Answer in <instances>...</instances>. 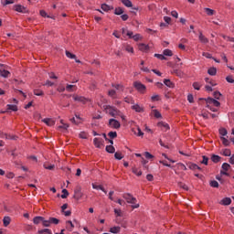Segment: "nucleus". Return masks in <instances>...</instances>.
I'll list each match as a JSON object with an SVG mask.
<instances>
[{"label": "nucleus", "mask_w": 234, "mask_h": 234, "mask_svg": "<svg viewBox=\"0 0 234 234\" xmlns=\"http://www.w3.org/2000/svg\"><path fill=\"white\" fill-rule=\"evenodd\" d=\"M82 197H83V192H81V186H77L74 189L73 198H75V200H80Z\"/></svg>", "instance_id": "4"}, {"label": "nucleus", "mask_w": 234, "mask_h": 234, "mask_svg": "<svg viewBox=\"0 0 234 234\" xmlns=\"http://www.w3.org/2000/svg\"><path fill=\"white\" fill-rule=\"evenodd\" d=\"M125 50H126V52H131L132 54L134 53V48L129 45L126 46Z\"/></svg>", "instance_id": "60"}, {"label": "nucleus", "mask_w": 234, "mask_h": 234, "mask_svg": "<svg viewBox=\"0 0 234 234\" xmlns=\"http://www.w3.org/2000/svg\"><path fill=\"white\" fill-rule=\"evenodd\" d=\"M104 111L110 114V116H112V118H116V116H120V110H117L116 107L111 106V105H104L103 106Z\"/></svg>", "instance_id": "2"}, {"label": "nucleus", "mask_w": 234, "mask_h": 234, "mask_svg": "<svg viewBox=\"0 0 234 234\" xmlns=\"http://www.w3.org/2000/svg\"><path fill=\"white\" fill-rule=\"evenodd\" d=\"M154 56V58H157V59H161V60L167 59V58H165L164 54L162 55V54L155 53Z\"/></svg>", "instance_id": "42"}, {"label": "nucleus", "mask_w": 234, "mask_h": 234, "mask_svg": "<svg viewBox=\"0 0 234 234\" xmlns=\"http://www.w3.org/2000/svg\"><path fill=\"white\" fill-rule=\"evenodd\" d=\"M220 160H222V157H220V155H218V154H212L211 155V161L214 164H218V162H220Z\"/></svg>", "instance_id": "18"}, {"label": "nucleus", "mask_w": 234, "mask_h": 234, "mask_svg": "<svg viewBox=\"0 0 234 234\" xmlns=\"http://www.w3.org/2000/svg\"><path fill=\"white\" fill-rule=\"evenodd\" d=\"M221 142L225 147H228L229 145V140H228L226 137H221Z\"/></svg>", "instance_id": "43"}, {"label": "nucleus", "mask_w": 234, "mask_h": 234, "mask_svg": "<svg viewBox=\"0 0 234 234\" xmlns=\"http://www.w3.org/2000/svg\"><path fill=\"white\" fill-rule=\"evenodd\" d=\"M210 187H218V182L217 180H212L209 182Z\"/></svg>", "instance_id": "46"}, {"label": "nucleus", "mask_w": 234, "mask_h": 234, "mask_svg": "<svg viewBox=\"0 0 234 234\" xmlns=\"http://www.w3.org/2000/svg\"><path fill=\"white\" fill-rule=\"evenodd\" d=\"M219 134L221 136H226L228 134V130H226L225 128H220L219 129Z\"/></svg>", "instance_id": "54"}, {"label": "nucleus", "mask_w": 234, "mask_h": 234, "mask_svg": "<svg viewBox=\"0 0 234 234\" xmlns=\"http://www.w3.org/2000/svg\"><path fill=\"white\" fill-rule=\"evenodd\" d=\"M49 222L50 224H55V226H58V224H59V219L56 218H49Z\"/></svg>", "instance_id": "37"}, {"label": "nucleus", "mask_w": 234, "mask_h": 234, "mask_svg": "<svg viewBox=\"0 0 234 234\" xmlns=\"http://www.w3.org/2000/svg\"><path fill=\"white\" fill-rule=\"evenodd\" d=\"M108 95L111 96V98H116V90H109Z\"/></svg>", "instance_id": "57"}, {"label": "nucleus", "mask_w": 234, "mask_h": 234, "mask_svg": "<svg viewBox=\"0 0 234 234\" xmlns=\"http://www.w3.org/2000/svg\"><path fill=\"white\" fill-rule=\"evenodd\" d=\"M66 90L68 92H74L76 90V85H70V84H68L66 86Z\"/></svg>", "instance_id": "28"}, {"label": "nucleus", "mask_w": 234, "mask_h": 234, "mask_svg": "<svg viewBox=\"0 0 234 234\" xmlns=\"http://www.w3.org/2000/svg\"><path fill=\"white\" fill-rule=\"evenodd\" d=\"M121 19H122L123 21H127V19H129V15L127 14L121 15Z\"/></svg>", "instance_id": "64"}, {"label": "nucleus", "mask_w": 234, "mask_h": 234, "mask_svg": "<svg viewBox=\"0 0 234 234\" xmlns=\"http://www.w3.org/2000/svg\"><path fill=\"white\" fill-rule=\"evenodd\" d=\"M133 111L135 112H144V107L140 106L139 104H135L132 106Z\"/></svg>", "instance_id": "21"}, {"label": "nucleus", "mask_w": 234, "mask_h": 234, "mask_svg": "<svg viewBox=\"0 0 234 234\" xmlns=\"http://www.w3.org/2000/svg\"><path fill=\"white\" fill-rule=\"evenodd\" d=\"M42 122L46 123V125H48V127H52V125L56 124V122L49 118L43 119Z\"/></svg>", "instance_id": "11"}, {"label": "nucleus", "mask_w": 234, "mask_h": 234, "mask_svg": "<svg viewBox=\"0 0 234 234\" xmlns=\"http://www.w3.org/2000/svg\"><path fill=\"white\" fill-rule=\"evenodd\" d=\"M124 12L125 11L122 9V7H116L114 9V15L115 16H122V15H123Z\"/></svg>", "instance_id": "24"}, {"label": "nucleus", "mask_w": 234, "mask_h": 234, "mask_svg": "<svg viewBox=\"0 0 234 234\" xmlns=\"http://www.w3.org/2000/svg\"><path fill=\"white\" fill-rule=\"evenodd\" d=\"M35 96H45V92L41 90H34Z\"/></svg>", "instance_id": "40"}, {"label": "nucleus", "mask_w": 234, "mask_h": 234, "mask_svg": "<svg viewBox=\"0 0 234 234\" xmlns=\"http://www.w3.org/2000/svg\"><path fill=\"white\" fill-rule=\"evenodd\" d=\"M101 10H103V12H109L110 10H113L114 9V7H112V6H111V5H107V4H102L101 5Z\"/></svg>", "instance_id": "19"}, {"label": "nucleus", "mask_w": 234, "mask_h": 234, "mask_svg": "<svg viewBox=\"0 0 234 234\" xmlns=\"http://www.w3.org/2000/svg\"><path fill=\"white\" fill-rule=\"evenodd\" d=\"M173 73L176 74L178 78H182L184 76V72L180 69H174Z\"/></svg>", "instance_id": "41"}, {"label": "nucleus", "mask_w": 234, "mask_h": 234, "mask_svg": "<svg viewBox=\"0 0 234 234\" xmlns=\"http://www.w3.org/2000/svg\"><path fill=\"white\" fill-rule=\"evenodd\" d=\"M205 12L207 16H214L215 15V10L211 9V8H208V7H206L205 8Z\"/></svg>", "instance_id": "33"}, {"label": "nucleus", "mask_w": 234, "mask_h": 234, "mask_svg": "<svg viewBox=\"0 0 234 234\" xmlns=\"http://www.w3.org/2000/svg\"><path fill=\"white\" fill-rule=\"evenodd\" d=\"M228 83H234L233 76L229 75L226 77Z\"/></svg>", "instance_id": "61"}, {"label": "nucleus", "mask_w": 234, "mask_h": 234, "mask_svg": "<svg viewBox=\"0 0 234 234\" xmlns=\"http://www.w3.org/2000/svg\"><path fill=\"white\" fill-rule=\"evenodd\" d=\"M121 229L122 228L120 227H113L110 229V233H113V234L120 233Z\"/></svg>", "instance_id": "31"}, {"label": "nucleus", "mask_w": 234, "mask_h": 234, "mask_svg": "<svg viewBox=\"0 0 234 234\" xmlns=\"http://www.w3.org/2000/svg\"><path fill=\"white\" fill-rule=\"evenodd\" d=\"M199 41L205 44L209 43V39H207V37H206L204 34H202V31H199Z\"/></svg>", "instance_id": "17"}, {"label": "nucleus", "mask_w": 234, "mask_h": 234, "mask_svg": "<svg viewBox=\"0 0 234 234\" xmlns=\"http://www.w3.org/2000/svg\"><path fill=\"white\" fill-rule=\"evenodd\" d=\"M62 195L60 196L61 197V198H67V197H69V190H67V189H62Z\"/></svg>", "instance_id": "53"}, {"label": "nucleus", "mask_w": 234, "mask_h": 234, "mask_svg": "<svg viewBox=\"0 0 234 234\" xmlns=\"http://www.w3.org/2000/svg\"><path fill=\"white\" fill-rule=\"evenodd\" d=\"M5 140H17V136H16V135H10V134H8V133H5Z\"/></svg>", "instance_id": "38"}, {"label": "nucleus", "mask_w": 234, "mask_h": 234, "mask_svg": "<svg viewBox=\"0 0 234 234\" xmlns=\"http://www.w3.org/2000/svg\"><path fill=\"white\" fill-rule=\"evenodd\" d=\"M6 109H7V112L13 111L14 112H17V111H18L17 105H16V104H7Z\"/></svg>", "instance_id": "20"}, {"label": "nucleus", "mask_w": 234, "mask_h": 234, "mask_svg": "<svg viewBox=\"0 0 234 234\" xmlns=\"http://www.w3.org/2000/svg\"><path fill=\"white\" fill-rule=\"evenodd\" d=\"M66 224H69V227L67 226V229H69V231H72V229H74V224L70 220H68Z\"/></svg>", "instance_id": "45"}, {"label": "nucleus", "mask_w": 234, "mask_h": 234, "mask_svg": "<svg viewBox=\"0 0 234 234\" xmlns=\"http://www.w3.org/2000/svg\"><path fill=\"white\" fill-rule=\"evenodd\" d=\"M42 224L44 228H50V224H51L50 219L46 220L45 218H43Z\"/></svg>", "instance_id": "36"}, {"label": "nucleus", "mask_w": 234, "mask_h": 234, "mask_svg": "<svg viewBox=\"0 0 234 234\" xmlns=\"http://www.w3.org/2000/svg\"><path fill=\"white\" fill-rule=\"evenodd\" d=\"M219 204L221 206H229L231 204V198L230 197H225L221 201H219Z\"/></svg>", "instance_id": "14"}, {"label": "nucleus", "mask_w": 234, "mask_h": 234, "mask_svg": "<svg viewBox=\"0 0 234 234\" xmlns=\"http://www.w3.org/2000/svg\"><path fill=\"white\" fill-rule=\"evenodd\" d=\"M108 125L109 127H112V129H120V127H122L120 121L116 119H110Z\"/></svg>", "instance_id": "5"}, {"label": "nucleus", "mask_w": 234, "mask_h": 234, "mask_svg": "<svg viewBox=\"0 0 234 234\" xmlns=\"http://www.w3.org/2000/svg\"><path fill=\"white\" fill-rule=\"evenodd\" d=\"M221 167L223 171H229V169H231V165L228 163H224Z\"/></svg>", "instance_id": "39"}, {"label": "nucleus", "mask_w": 234, "mask_h": 234, "mask_svg": "<svg viewBox=\"0 0 234 234\" xmlns=\"http://www.w3.org/2000/svg\"><path fill=\"white\" fill-rule=\"evenodd\" d=\"M103 144L104 141L101 138L96 137L93 139V144L95 145V147H97V149H101V147H103Z\"/></svg>", "instance_id": "6"}, {"label": "nucleus", "mask_w": 234, "mask_h": 234, "mask_svg": "<svg viewBox=\"0 0 234 234\" xmlns=\"http://www.w3.org/2000/svg\"><path fill=\"white\" fill-rule=\"evenodd\" d=\"M178 186H179V187H182V189H185V191H189V187H187V185H186L182 182H179Z\"/></svg>", "instance_id": "51"}, {"label": "nucleus", "mask_w": 234, "mask_h": 234, "mask_svg": "<svg viewBox=\"0 0 234 234\" xmlns=\"http://www.w3.org/2000/svg\"><path fill=\"white\" fill-rule=\"evenodd\" d=\"M157 127H164L166 131H169V124H167L164 122H159L157 123Z\"/></svg>", "instance_id": "32"}, {"label": "nucleus", "mask_w": 234, "mask_h": 234, "mask_svg": "<svg viewBox=\"0 0 234 234\" xmlns=\"http://www.w3.org/2000/svg\"><path fill=\"white\" fill-rule=\"evenodd\" d=\"M200 87H202V85H200L199 82L193 83V88L195 89V90H200Z\"/></svg>", "instance_id": "55"}, {"label": "nucleus", "mask_w": 234, "mask_h": 234, "mask_svg": "<svg viewBox=\"0 0 234 234\" xmlns=\"http://www.w3.org/2000/svg\"><path fill=\"white\" fill-rule=\"evenodd\" d=\"M0 74H1L2 78H8V76H10V71H8L6 69H0Z\"/></svg>", "instance_id": "23"}, {"label": "nucleus", "mask_w": 234, "mask_h": 234, "mask_svg": "<svg viewBox=\"0 0 234 234\" xmlns=\"http://www.w3.org/2000/svg\"><path fill=\"white\" fill-rule=\"evenodd\" d=\"M223 156H231V150L229 149H225L223 151Z\"/></svg>", "instance_id": "58"}, {"label": "nucleus", "mask_w": 234, "mask_h": 234, "mask_svg": "<svg viewBox=\"0 0 234 234\" xmlns=\"http://www.w3.org/2000/svg\"><path fill=\"white\" fill-rule=\"evenodd\" d=\"M203 160L200 162V164H203L204 165H207V162H209V157L203 155Z\"/></svg>", "instance_id": "44"}, {"label": "nucleus", "mask_w": 234, "mask_h": 234, "mask_svg": "<svg viewBox=\"0 0 234 234\" xmlns=\"http://www.w3.org/2000/svg\"><path fill=\"white\" fill-rule=\"evenodd\" d=\"M132 172L133 173V175H136V176H142V170H139L135 166L132 168Z\"/></svg>", "instance_id": "27"}, {"label": "nucleus", "mask_w": 234, "mask_h": 234, "mask_svg": "<svg viewBox=\"0 0 234 234\" xmlns=\"http://www.w3.org/2000/svg\"><path fill=\"white\" fill-rule=\"evenodd\" d=\"M80 138H81L82 140H87V138H89V133H85V132H80V133L79 134Z\"/></svg>", "instance_id": "35"}, {"label": "nucleus", "mask_w": 234, "mask_h": 234, "mask_svg": "<svg viewBox=\"0 0 234 234\" xmlns=\"http://www.w3.org/2000/svg\"><path fill=\"white\" fill-rule=\"evenodd\" d=\"M207 74H209V76H217V68L212 67V68L208 69Z\"/></svg>", "instance_id": "25"}, {"label": "nucleus", "mask_w": 234, "mask_h": 234, "mask_svg": "<svg viewBox=\"0 0 234 234\" xmlns=\"http://www.w3.org/2000/svg\"><path fill=\"white\" fill-rule=\"evenodd\" d=\"M10 222H12V218L8 216L4 217L3 224L5 228H8L10 226Z\"/></svg>", "instance_id": "12"}, {"label": "nucleus", "mask_w": 234, "mask_h": 234, "mask_svg": "<svg viewBox=\"0 0 234 234\" xmlns=\"http://www.w3.org/2000/svg\"><path fill=\"white\" fill-rule=\"evenodd\" d=\"M114 158H115L116 160H122V159L123 158V155H122V153L116 152V153L114 154Z\"/></svg>", "instance_id": "48"}, {"label": "nucleus", "mask_w": 234, "mask_h": 234, "mask_svg": "<svg viewBox=\"0 0 234 234\" xmlns=\"http://www.w3.org/2000/svg\"><path fill=\"white\" fill-rule=\"evenodd\" d=\"M106 153H109L110 154H114V153H116V148H114L112 144L107 145Z\"/></svg>", "instance_id": "16"}, {"label": "nucleus", "mask_w": 234, "mask_h": 234, "mask_svg": "<svg viewBox=\"0 0 234 234\" xmlns=\"http://www.w3.org/2000/svg\"><path fill=\"white\" fill-rule=\"evenodd\" d=\"M152 101H160V95H154L151 97Z\"/></svg>", "instance_id": "62"}, {"label": "nucleus", "mask_w": 234, "mask_h": 234, "mask_svg": "<svg viewBox=\"0 0 234 234\" xmlns=\"http://www.w3.org/2000/svg\"><path fill=\"white\" fill-rule=\"evenodd\" d=\"M14 10H16V12H20L21 14H28V10L27 9V7L21 5H14Z\"/></svg>", "instance_id": "8"}, {"label": "nucleus", "mask_w": 234, "mask_h": 234, "mask_svg": "<svg viewBox=\"0 0 234 234\" xmlns=\"http://www.w3.org/2000/svg\"><path fill=\"white\" fill-rule=\"evenodd\" d=\"M92 187H93V189H100L101 191H102L103 193H105V195H107V190H105V188L103 187V186L92 184Z\"/></svg>", "instance_id": "22"}, {"label": "nucleus", "mask_w": 234, "mask_h": 234, "mask_svg": "<svg viewBox=\"0 0 234 234\" xmlns=\"http://www.w3.org/2000/svg\"><path fill=\"white\" fill-rule=\"evenodd\" d=\"M37 234H52L50 229H43L37 231Z\"/></svg>", "instance_id": "30"}, {"label": "nucleus", "mask_w": 234, "mask_h": 234, "mask_svg": "<svg viewBox=\"0 0 234 234\" xmlns=\"http://www.w3.org/2000/svg\"><path fill=\"white\" fill-rule=\"evenodd\" d=\"M73 100L74 101H80V103H83L85 105V103H87V101H89V99L83 97V96H78V95H73Z\"/></svg>", "instance_id": "9"}, {"label": "nucleus", "mask_w": 234, "mask_h": 234, "mask_svg": "<svg viewBox=\"0 0 234 234\" xmlns=\"http://www.w3.org/2000/svg\"><path fill=\"white\" fill-rule=\"evenodd\" d=\"M144 156L145 158H147V160H151L152 158H154V155L151 154V153L149 152H145Z\"/></svg>", "instance_id": "59"}, {"label": "nucleus", "mask_w": 234, "mask_h": 234, "mask_svg": "<svg viewBox=\"0 0 234 234\" xmlns=\"http://www.w3.org/2000/svg\"><path fill=\"white\" fill-rule=\"evenodd\" d=\"M67 58H69V59H76V55L70 53L69 51H66Z\"/></svg>", "instance_id": "49"}, {"label": "nucleus", "mask_w": 234, "mask_h": 234, "mask_svg": "<svg viewBox=\"0 0 234 234\" xmlns=\"http://www.w3.org/2000/svg\"><path fill=\"white\" fill-rule=\"evenodd\" d=\"M112 87H114L117 90H123V85L121 84H112Z\"/></svg>", "instance_id": "50"}, {"label": "nucleus", "mask_w": 234, "mask_h": 234, "mask_svg": "<svg viewBox=\"0 0 234 234\" xmlns=\"http://www.w3.org/2000/svg\"><path fill=\"white\" fill-rule=\"evenodd\" d=\"M108 136L112 139V140H114V138H118V133L116 132H110L108 133Z\"/></svg>", "instance_id": "34"}, {"label": "nucleus", "mask_w": 234, "mask_h": 234, "mask_svg": "<svg viewBox=\"0 0 234 234\" xmlns=\"http://www.w3.org/2000/svg\"><path fill=\"white\" fill-rule=\"evenodd\" d=\"M188 168L191 169L192 171H197V169L198 171H202V168L200 166H198L197 164H194V163H189L188 164Z\"/></svg>", "instance_id": "13"}, {"label": "nucleus", "mask_w": 234, "mask_h": 234, "mask_svg": "<svg viewBox=\"0 0 234 234\" xmlns=\"http://www.w3.org/2000/svg\"><path fill=\"white\" fill-rule=\"evenodd\" d=\"M40 16L42 17H48V18H50V16H48L47 15V12L45 10H40Z\"/></svg>", "instance_id": "63"}, {"label": "nucleus", "mask_w": 234, "mask_h": 234, "mask_svg": "<svg viewBox=\"0 0 234 234\" xmlns=\"http://www.w3.org/2000/svg\"><path fill=\"white\" fill-rule=\"evenodd\" d=\"M33 222H34V224H36V225L41 224V222H43V217H41V216L35 217V218H33Z\"/></svg>", "instance_id": "26"}, {"label": "nucleus", "mask_w": 234, "mask_h": 234, "mask_svg": "<svg viewBox=\"0 0 234 234\" xmlns=\"http://www.w3.org/2000/svg\"><path fill=\"white\" fill-rule=\"evenodd\" d=\"M122 198H125L128 204H133V209H138V207H140V204H136V197H133V195L129 193L123 194Z\"/></svg>", "instance_id": "1"}, {"label": "nucleus", "mask_w": 234, "mask_h": 234, "mask_svg": "<svg viewBox=\"0 0 234 234\" xmlns=\"http://www.w3.org/2000/svg\"><path fill=\"white\" fill-rule=\"evenodd\" d=\"M163 54H164V56H169V57H171V56H173V51H172L171 49H165V50L163 51Z\"/></svg>", "instance_id": "47"}, {"label": "nucleus", "mask_w": 234, "mask_h": 234, "mask_svg": "<svg viewBox=\"0 0 234 234\" xmlns=\"http://www.w3.org/2000/svg\"><path fill=\"white\" fill-rule=\"evenodd\" d=\"M206 101H207V105H211V103H212V105H214V107H220V101H218L211 97H208L206 100Z\"/></svg>", "instance_id": "7"}, {"label": "nucleus", "mask_w": 234, "mask_h": 234, "mask_svg": "<svg viewBox=\"0 0 234 234\" xmlns=\"http://www.w3.org/2000/svg\"><path fill=\"white\" fill-rule=\"evenodd\" d=\"M133 87L138 92H140V94H145V90H147V87L140 81H134Z\"/></svg>", "instance_id": "3"}, {"label": "nucleus", "mask_w": 234, "mask_h": 234, "mask_svg": "<svg viewBox=\"0 0 234 234\" xmlns=\"http://www.w3.org/2000/svg\"><path fill=\"white\" fill-rule=\"evenodd\" d=\"M164 83L166 87H169V89H175V83H173V81H171V80L169 79H165L164 80Z\"/></svg>", "instance_id": "15"}, {"label": "nucleus", "mask_w": 234, "mask_h": 234, "mask_svg": "<svg viewBox=\"0 0 234 234\" xmlns=\"http://www.w3.org/2000/svg\"><path fill=\"white\" fill-rule=\"evenodd\" d=\"M122 3L127 8H132V6H133V2H131V0H122Z\"/></svg>", "instance_id": "29"}, {"label": "nucleus", "mask_w": 234, "mask_h": 234, "mask_svg": "<svg viewBox=\"0 0 234 234\" xmlns=\"http://www.w3.org/2000/svg\"><path fill=\"white\" fill-rule=\"evenodd\" d=\"M154 118H162V113H160V112H158V110H154Z\"/></svg>", "instance_id": "56"}, {"label": "nucleus", "mask_w": 234, "mask_h": 234, "mask_svg": "<svg viewBox=\"0 0 234 234\" xmlns=\"http://www.w3.org/2000/svg\"><path fill=\"white\" fill-rule=\"evenodd\" d=\"M138 49L141 50V52H149V45L141 43L138 45Z\"/></svg>", "instance_id": "10"}, {"label": "nucleus", "mask_w": 234, "mask_h": 234, "mask_svg": "<svg viewBox=\"0 0 234 234\" xmlns=\"http://www.w3.org/2000/svg\"><path fill=\"white\" fill-rule=\"evenodd\" d=\"M213 96L215 100H220V96H222V93H220V91H214Z\"/></svg>", "instance_id": "52"}]
</instances>
